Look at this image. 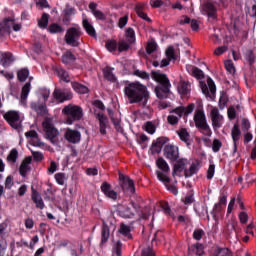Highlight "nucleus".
<instances>
[{"instance_id": "1", "label": "nucleus", "mask_w": 256, "mask_h": 256, "mask_svg": "<svg viewBox=\"0 0 256 256\" xmlns=\"http://www.w3.org/2000/svg\"><path fill=\"white\" fill-rule=\"evenodd\" d=\"M124 95L129 103H142L147 105L149 101V90L140 82H131L124 87Z\"/></svg>"}, {"instance_id": "2", "label": "nucleus", "mask_w": 256, "mask_h": 256, "mask_svg": "<svg viewBox=\"0 0 256 256\" xmlns=\"http://www.w3.org/2000/svg\"><path fill=\"white\" fill-rule=\"evenodd\" d=\"M183 171L185 177H193V175H196V173L199 172V163H192L191 165H189L187 163V160L181 159L174 165L172 175L173 177H175V175L181 177V173H183Z\"/></svg>"}, {"instance_id": "3", "label": "nucleus", "mask_w": 256, "mask_h": 256, "mask_svg": "<svg viewBox=\"0 0 256 256\" xmlns=\"http://www.w3.org/2000/svg\"><path fill=\"white\" fill-rule=\"evenodd\" d=\"M62 113L68 117L66 120V125H73L74 121H79L83 117V109L73 104L65 106Z\"/></svg>"}, {"instance_id": "4", "label": "nucleus", "mask_w": 256, "mask_h": 256, "mask_svg": "<svg viewBox=\"0 0 256 256\" xmlns=\"http://www.w3.org/2000/svg\"><path fill=\"white\" fill-rule=\"evenodd\" d=\"M194 123L197 129L203 131L205 135H211V127L207 123V117L205 116V112L201 109H198L194 113Z\"/></svg>"}, {"instance_id": "5", "label": "nucleus", "mask_w": 256, "mask_h": 256, "mask_svg": "<svg viewBox=\"0 0 256 256\" xmlns=\"http://www.w3.org/2000/svg\"><path fill=\"white\" fill-rule=\"evenodd\" d=\"M43 132L46 139L51 141V143H57V137H59V130L53 126V118H46L43 123Z\"/></svg>"}, {"instance_id": "6", "label": "nucleus", "mask_w": 256, "mask_h": 256, "mask_svg": "<svg viewBox=\"0 0 256 256\" xmlns=\"http://www.w3.org/2000/svg\"><path fill=\"white\" fill-rule=\"evenodd\" d=\"M81 39V27H71L66 31L65 42L71 47H79V41Z\"/></svg>"}, {"instance_id": "7", "label": "nucleus", "mask_w": 256, "mask_h": 256, "mask_svg": "<svg viewBox=\"0 0 256 256\" xmlns=\"http://www.w3.org/2000/svg\"><path fill=\"white\" fill-rule=\"evenodd\" d=\"M156 165H157L158 169L163 171V172L156 171L158 180L161 181L162 183H164L165 185H167V183H170V181H171V179L167 175V173H169V171H170L169 164L167 163V161H165V159L158 158L156 161Z\"/></svg>"}, {"instance_id": "8", "label": "nucleus", "mask_w": 256, "mask_h": 256, "mask_svg": "<svg viewBox=\"0 0 256 256\" xmlns=\"http://www.w3.org/2000/svg\"><path fill=\"white\" fill-rule=\"evenodd\" d=\"M10 31H21V24L15 19L4 20L0 23V37L9 35Z\"/></svg>"}, {"instance_id": "9", "label": "nucleus", "mask_w": 256, "mask_h": 256, "mask_svg": "<svg viewBox=\"0 0 256 256\" xmlns=\"http://www.w3.org/2000/svg\"><path fill=\"white\" fill-rule=\"evenodd\" d=\"M4 119L13 127V129H19L21 127V123H23L21 114L15 110L6 112L4 114Z\"/></svg>"}, {"instance_id": "10", "label": "nucleus", "mask_w": 256, "mask_h": 256, "mask_svg": "<svg viewBox=\"0 0 256 256\" xmlns=\"http://www.w3.org/2000/svg\"><path fill=\"white\" fill-rule=\"evenodd\" d=\"M210 119L212 121V127L215 131H217V129H221V127H223V123H225L223 115H221V112H219V108L216 107L211 108Z\"/></svg>"}, {"instance_id": "11", "label": "nucleus", "mask_w": 256, "mask_h": 256, "mask_svg": "<svg viewBox=\"0 0 256 256\" xmlns=\"http://www.w3.org/2000/svg\"><path fill=\"white\" fill-rule=\"evenodd\" d=\"M118 213L120 217H123L124 219H133V217H135L137 214V206H135L133 203L119 206Z\"/></svg>"}, {"instance_id": "12", "label": "nucleus", "mask_w": 256, "mask_h": 256, "mask_svg": "<svg viewBox=\"0 0 256 256\" xmlns=\"http://www.w3.org/2000/svg\"><path fill=\"white\" fill-rule=\"evenodd\" d=\"M164 157L171 161L172 163L174 161H177L179 159V147L168 144L164 147Z\"/></svg>"}, {"instance_id": "13", "label": "nucleus", "mask_w": 256, "mask_h": 256, "mask_svg": "<svg viewBox=\"0 0 256 256\" xmlns=\"http://www.w3.org/2000/svg\"><path fill=\"white\" fill-rule=\"evenodd\" d=\"M120 181H122V189L123 191H127L128 193H135V183L129 176H125L123 174L119 175Z\"/></svg>"}, {"instance_id": "14", "label": "nucleus", "mask_w": 256, "mask_h": 256, "mask_svg": "<svg viewBox=\"0 0 256 256\" xmlns=\"http://www.w3.org/2000/svg\"><path fill=\"white\" fill-rule=\"evenodd\" d=\"M53 97L56 99V101H58V103H64V101L73 99V94L70 91L55 89L53 92Z\"/></svg>"}, {"instance_id": "15", "label": "nucleus", "mask_w": 256, "mask_h": 256, "mask_svg": "<svg viewBox=\"0 0 256 256\" xmlns=\"http://www.w3.org/2000/svg\"><path fill=\"white\" fill-rule=\"evenodd\" d=\"M64 137L68 143H79V141H81V132L68 128L66 129Z\"/></svg>"}, {"instance_id": "16", "label": "nucleus", "mask_w": 256, "mask_h": 256, "mask_svg": "<svg viewBox=\"0 0 256 256\" xmlns=\"http://www.w3.org/2000/svg\"><path fill=\"white\" fill-rule=\"evenodd\" d=\"M166 57L161 60L160 62V67H167L169 65V63H171V61H177V56L175 55V49L173 47H168V49H166Z\"/></svg>"}, {"instance_id": "17", "label": "nucleus", "mask_w": 256, "mask_h": 256, "mask_svg": "<svg viewBox=\"0 0 256 256\" xmlns=\"http://www.w3.org/2000/svg\"><path fill=\"white\" fill-rule=\"evenodd\" d=\"M101 191L108 199H112V201H116L118 194L115 190L111 189V184L104 182L101 185Z\"/></svg>"}, {"instance_id": "18", "label": "nucleus", "mask_w": 256, "mask_h": 256, "mask_svg": "<svg viewBox=\"0 0 256 256\" xmlns=\"http://www.w3.org/2000/svg\"><path fill=\"white\" fill-rule=\"evenodd\" d=\"M25 136L30 139V145H33V147H45V143L39 140V136L35 131L26 132Z\"/></svg>"}, {"instance_id": "19", "label": "nucleus", "mask_w": 256, "mask_h": 256, "mask_svg": "<svg viewBox=\"0 0 256 256\" xmlns=\"http://www.w3.org/2000/svg\"><path fill=\"white\" fill-rule=\"evenodd\" d=\"M202 13L204 15H207L209 19H215L217 17V8L215 7V5H213V3H206L202 7Z\"/></svg>"}, {"instance_id": "20", "label": "nucleus", "mask_w": 256, "mask_h": 256, "mask_svg": "<svg viewBox=\"0 0 256 256\" xmlns=\"http://www.w3.org/2000/svg\"><path fill=\"white\" fill-rule=\"evenodd\" d=\"M152 79L156 81V83H160V86L171 85V83L169 82V78H167V75L161 72H152Z\"/></svg>"}, {"instance_id": "21", "label": "nucleus", "mask_w": 256, "mask_h": 256, "mask_svg": "<svg viewBox=\"0 0 256 256\" xmlns=\"http://www.w3.org/2000/svg\"><path fill=\"white\" fill-rule=\"evenodd\" d=\"M207 85H208V87H207ZM200 87H201L202 93L204 95H209V93H211V95H213L216 91L215 82H213V80H211V78H209L207 80V84L200 83Z\"/></svg>"}, {"instance_id": "22", "label": "nucleus", "mask_w": 256, "mask_h": 256, "mask_svg": "<svg viewBox=\"0 0 256 256\" xmlns=\"http://www.w3.org/2000/svg\"><path fill=\"white\" fill-rule=\"evenodd\" d=\"M170 87H171V85H164V86L158 85V86H156V88L154 90L155 94H156V97L158 99L167 98V95H169Z\"/></svg>"}, {"instance_id": "23", "label": "nucleus", "mask_w": 256, "mask_h": 256, "mask_svg": "<svg viewBox=\"0 0 256 256\" xmlns=\"http://www.w3.org/2000/svg\"><path fill=\"white\" fill-rule=\"evenodd\" d=\"M186 71H188V73L192 75V77H195V79H203V77H205V74L201 69L192 65H187Z\"/></svg>"}, {"instance_id": "24", "label": "nucleus", "mask_w": 256, "mask_h": 256, "mask_svg": "<svg viewBox=\"0 0 256 256\" xmlns=\"http://www.w3.org/2000/svg\"><path fill=\"white\" fill-rule=\"evenodd\" d=\"M177 135L180 138V141H183L186 145H191V134H189L187 128L177 130Z\"/></svg>"}, {"instance_id": "25", "label": "nucleus", "mask_w": 256, "mask_h": 256, "mask_svg": "<svg viewBox=\"0 0 256 256\" xmlns=\"http://www.w3.org/2000/svg\"><path fill=\"white\" fill-rule=\"evenodd\" d=\"M75 15V8H72V7H66L64 9V16H63V23L65 25H69V23H71L73 17Z\"/></svg>"}, {"instance_id": "26", "label": "nucleus", "mask_w": 256, "mask_h": 256, "mask_svg": "<svg viewBox=\"0 0 256 256\" xmlns=\"http://www.w3.org/2000/svg\"><path fill=\"white\" fill-rule=\"evenodd\" d=\"M31 161H32L31 157H26L22 161V163L20 165V169H19L20 175H22V177H25V175H27V173H29V171L31 169V167H29L31 165Z\"/></svg>"}, {"instance_id": "27", "label": "nucleus", "mask_w": 256, "mask_h": 256, "mask_svg": "<svg viewBox=\"0 0 256 256\" xmlns=\"http://www.w3.org/2000/svg\"><path fill=\"white\" fill-rule=\"evenodd\" d=\"M195 110V104H190L187 107H178L174 109V113H178L179 117H183V115H190L192 111Z\"/></svg>"}, {"instance_id": "28", "label": "nucleus", "mask_w": 256, "mask_h": 256, "mask_svg": "<svg viewBox=\"0 0 256 256\" xmlns=\"http://www.w3.org/2000/svg\"><path fill=\"white\" fill-rule=\"evenodd\" d=\"M177 89L180 95H189V93H191V84L189 82L180 81Z\"/></svg>"}, {"instance_id": "29", "label": "nucleus", "mask_w": 256, "mask_h": 256, "mask_svg": "<svg viewBox=\"0 0 256 256\" xmlns=\"http://www.w3.org/2000/svg\"><path fill=\"white\" fill-rule=\"evenodd\" d=\"M98 120L100 125V133L101 135H105L107 133V125L109 124V121L107 120V117L105 115L99 113L98 114Z\"/></svg>"}, {"instance_id": "30", "label": "nucleus", "mask_w": 256, "mask_h": 256, "mask_svg": "<svg viewBox=\"0 0 256 256\" xmlns=\"http://www.w3.org/2000/svg\"><path fill=\"white\" fill-rule=\"evenodd\" d=\"M13 61V54L9 52L3 53L0 57V63L3 67H9Z\"/></svg>"}, {"instance_id": "31", "label": "nucleus", "mask_w": 256, "mask_h": 256, "mask_svg": "<svg viewBox=\"0 0 256 256\" xmlns=\"http://www.w3.org/2000/svg\"><path fill=\"white\" fill-rule=\"evenodd\" d=\"M31 91V83H26L21 92V103L22 105H26L27 103V97H29V93Z\"/></svg>"}, {"instance_id": "32", "label": "nucleus", "mask_w": 256, "mask_h": 256, "mask_svg": "<svg viewBox=\"0 0 256 256\" xmlns=\"http://www.w3.org/2000/svg\"><path fill=\"white\" fill-rule=\"evenodd\" d=\"M83 27L85 31L90 35V37H95V28L93 27V24L87 20V18L83 17Z\"/></svg>"}, {"instance_id": "33", "label": "nucleus", "mask_w": 256, "mask_h": 256, "mask_svg": "<svg viewBox=\"0 0 256 256\" xmlns=\"http://www.w3.org/2000/svg\"><path fill=\"white\" fill-rule=\"evenodd\" d=\"M75 55H73V53H71V51H66L63 55H62V63H65V65H71V63L75 62Z\"/></svg>"}, {"instance_id": "34", "label": "nucleus", "mask_w": 256, "mask_h": 256, "mask_svg": "<svg viewBox=\"0 0 256 256\" xmlns=\"http://www.w3.org/2000/svg\"><path fill=\"white\" fill-rule=\"evenodd\" d=\"M32 200L34 201V203H36V207H38V209L45 208V203H43V198H41V195H39V193L33 192Z\"/></svg>"}, {"instance_id": "35", "label": "nucleus", "mask_w": 256, "mask_h": 256, "mask_svg": "<svg viewBox=\"0 0 256 256\" xmlns=\"http://www.w3.org/2000/svg\"><path fill=\"white\" fill-rule=\"evenodd\" d=\"M124 39L133 45L136 41L135 30H133V28H127Z\"/></svg>"}, {"instance_id": "36", "label": "nucleus", "mask_w": 256, "mask_h": 256, "mask_svg": "<svg viewBox=\"0 0 256 256\" xmlns=\"http://www.w3.org/2000/svg\"><path fill=\"white\" fill-rule=\"evenodd\" d=\"M233 143H237L239 139H241V130L239 129V125L235 124L231 131Z\"/></svg>"}, {"instance_id": "37", "label": "nucleus", "mask_w": 256, "mask_h": 256, "mask_svg": "<svg viewBox=\"0 0 256 256\" xmlns=\"http://www.w3.org/2000/svg\"><path fill=\"white\" fill-rule=\"evenodd\" d=\"M133 44L132 43H129L128 40H125L124 39H121L119 42H118V51L120 53H123V51H128L129 47H131Z\"/></svg>"}, {"instance_id": "38", "label": "nucleus", "mask_w": 256, "mask_h": 256, "mask_svg": "<svg viewBox=\"0 0 256 256\" xmlns=\"http://www.w3.org/2000/svg\"><path fill=\"white\" fill-rule=\"evenodd\" d=\"M118 233H120L124 237H127L128 239H131V227H129L128 225L121 224Z\"/></svg>"}, {"instance_id": "39", "label": "nucleus", "mask_w": 256, "mask_h": 256, "mask_svg": "<svg viewBox=\"0 0 256 256\" xmlns=\"http://www.w3.org/2000/svg\"><path fill=\"white\" fill-rule=\"evenodd\" d=\"M72 87L74 91H76V93H82V94L89 93V88H87V86H83L82 84H79L77 82H73Z\"/></svg>"}, {"instance_id": "40", "label": "nucleus", "mask_w": 256, "mask_h": 256, "mask_svg": "<svg viewBox=\"0 0 256 256\" xmlns=\"http://www.w3.org/2000/svg\"><path fill=\"white\" fill-rule=\"evenodd\" d=\"M182 116H179V113H175V110L171 112V115L168 116L167 121L170 123V125H177L179 123V119H181Z\"/></svg>"}, {"instance_id": "41", "label": "nucleus", "mask_w": 256, "mask_h": 256, "mask_svg": "<svg viewBox=\"0 0 256 256\" xmlns=\"http://www.w3.org/2000/svg\"><path fill=\"white\" fill-rule=\"evenodd\" d=\"M143 7H145V5L136 6V13H137L138 17H140V19H143L144 21H151L149 16H147V14H145V12H143Z\"/></svg>"}, {"instance_id": "42", "label": "nucleus", "mask_w": 256, "mask_h": 256, "mask_svg": "<svg viewBox=\"0 0 256 256\" xmlns=\"http://www.w3.org/2000/svg\"><path fill=\"white\" fill-rule=\"evenodd\" d=\"M189 252L191 253H195V255H199V256H201V255H203V253H204V250H203V244H196V245H194V246H191L190 248H189Z\"/></svg>"}, {"instance_id": "43", "label": "nucleus", "mask_w": 256, "mask_h": 256, "mask_svg": "<svg viewBox=\"0 0 256 256\" xmlns=\"http://www.w3.org/2000/svg\"><path fill=\"white\" fill-rule=\"evenodd\" d=\"M17 157H19V152H17V149H12L9 155L7 156L8 163H16Z\"/></svg>"}, {"instance_id": "44", "label": "nucleus", "mask_w": 256, "mask_h": 256, "mask_svg": "<svg viewBox=\"0 0 256 256\" xmlns=\"http://www.w3.org/2000/svg\"><path fill=\"white\" fill-rule=\"evenodd\" d=\"M58 77L61 79V81H65V83H69V81H71V78H69V73L64 69H58Z\"/></svg>"}, {"instance_id": "45", "label": "nucleus", "mask_w": 256, "mask_h": 256, "mask_svg": "<svg viewBox=\"0 0 256 256\" xmlns=\"http://www.w3.org/2000/svg\"><path fill=\"white\" fill-rule=\"evenodd\" d=\"M215 256H232L231 251L227 248H216Z\"/></svg>"}, {"instance_id": "46", "label": "nucleus", "mask_w": 256, "mask_h": 256, "mask_svg": "<svg viewBox=\"0 0 256 256\" xmlns=\"http://www.w3.org/2000/svg\"><path fill=\"white\" fill-rule=\"evenodd\" d=\"M48 31L49 33H63L64 29L61 25L54 23L49 26Z\"/></svg>"}, {"instance_id": "47", "label": "nucleus", "mask_w": 256, "mask_h": 256, "mask_svg": "<svg viewBox=\"0 0 256 256\" xmlns=\"http://www.w3.org/2000/svg\"><path fill=\"white\" fill-rule=\"evenodd\" d=\"M48 24H49V14H43L41 19L38 22V25L42 29H45V28H47Z\"/></svg>"}, {"instance_id": "48", "label": "nucleus", "mask_w": 256, "mask_h": 256, "mask_svg": "<svg viewBox=\"0 0 256 256\" xmlns=\"http://www.w3.org/2000/svg\"><path fill=\"white\" fill-rule=\"evenodd\" d=\"M105 47L110 53L117 50V41L115 40H108L105 44Z\"/></svg>"}, {"instance_id": "49", "label": "nucleus", "mask_w": 256, "mask_h": 256, "mask_svg": "<svg viewBox=\"0 0 256 256\" xmlns=\"http://www.w3.org/2000/svg\"><path fill=\"white\" fill-rule=\"evenodd\" d=\"M221 147H223V143L219 139H214L212 143V151L214 153H219L221 151Z\"/></svg>"}, {"instance_id": "50", "label": "nucleus", "mask_w": 256, "mask_h": 256, "mask_svg": "<svg viewBox=\"0 0 256 256\" xmlns=\"http://www.w3.org/2000/svg\"><path fill=\"white\" fill-rule=\"evenodd\" d=\"M27 77H29V70L26 68L21 69L18 71V79L19 81H26Z\"/></svg>"}, {"instance_id": "51", "label": "nucleus", "mask_w": 256, "mask_h": 256, "mask_svg": "<svg viewBox=\"0 0 256 256\" xmlns=\"http://www.w3.org/2000/svg\"><path fill=\"white\" fill-rule=\"evenodd\" d=\"M104 76L108 79V81H112V82L117 81L115 74H113V72H111L109 68H106L104 70Z\"/></svg>"}, {"instance_id": "52", "label": "nucleus", "mask_w": 256, "mask_h": 256, "mask_svg": "<svg viewBox=\"0 0 256 256\" xmlns=\"http://www.w3.org/2000/svg\"><path fill=\"white\" fill-rule=\"evenodd\" d=\"M121 247V242H116V244L113 246L112 256H121Z\"/></svg>"}, {"instance_id": "53", "label": "nucleus", "mask_w": 256, "mask_h": 256, "mask_svg": "<svg viewBox=\"0 0 256 256\" xmlns=\"http://www.w3.org/2000/svg\"><path fill=\"white\" fill-rule=\"evenodd\" d=\"M225 67H226V71H228V73H230L231 75L235 73V66L233 65V62L231 60H227L225 62Z\"/></svg>"}, {"instance_id": "54", "label": "nucleus", "mask_w": 256, "mask_h": 256, "mask_svg": "<svg viewBox=\"0 0 256 256\" xmlns=\"http://www.w3.org/2000/svg\"><path fill=\"white\" fill-rule=\"evenodd\" d=\"M133 74L140 79H149V74L143 70H136Z\"/></svg>"}, {"instance_id": "55", "label": "nucleus", "mask_w": 256, "mask_h": 256, "mask_svg": "<svg viewBox=\"0 0 256 256\" xmlns=\"http://www.w3.org/2000/svg\"><path fill=\"white\" fill-rule=\"evenodd\" d=\"M55 180L58 183V185H64L65 184V174H63V173L55 174Z\"/></svg>"}, {"instance_id": "56", "label": "nucleus", "mask_w": 256, "mask_h": 256, "mask_svg": "<svg viewBox=\"0 0 256 256\" xmlns=\"http://www.w3.org/2000/svg\"><path fill=\"white\" fill-rule=\"evenodd\" d=\"M238 217L240 223H242L243 225H245L249 221V215L246 214V212H240Z\"/></svg>"}, {"instance_id": "57", "label": "nucleus", "mask_w": 256, "mask_h": 256, "mask_svg": "<svg viewBox=\"0 0 256 256\" xmlns=\"http://www.w3.org/2000/svg\"><path fill=\"white\" fill-rule=\"evenodd\" d=\"M109 241V228L104 227L102 230V243Z\"/></svg>"}, {"instance_id": "58", "label": "nucleus", "mask_w": 256, "mask_h": 256, "mask_svg": "<svg viewBox=\"0 0 256 256\" xmlns=\"http://www.w3.org/2000/svg\"><path fill=\"white\" fill-rule=\"evenodd\" d=\"M156 50H157V43L149 42L147 47H146L147 53L151 54V53H153Z\"/></svg>"}, {"instance_id": "59", "label": "nucleus", "mask_w": 256, "mask_h": 256, "mask_svg": "<svg viewBox=\"0 0 256 256\" xmlns=\"http://www.w3.org/2000/svg\"><path fill=\"white\" fill-rule=\"evenodd\" d=\"M145 131L150 133V135H153V133H155V125H153L151 122H147L145 125Z\"/></svg>"}, {"instance_id": "60", "label": "nucleus", "mask_w": 256, "mask_h": 256, "mask_svg": "<svg viewBox=\"0 0 256 256\" xmlns=\"http://www.w3.org/2000/svg\"><path fill=\"white\" fill-rule=\"evenodd\" d=\"M204 232L201 229L195 230L193 233V237L194 239H196V241H201V239L203 238Z\"/></svg>"}, {"instance_id": "61", "label": "nucleus", "mask_w": 256, "mask_h": 256, "mask_svg": "<svg viewBox=\"0 0 256 256\" xmlns=\"http://www.w3.org/2000/svg\"><path fill=\"white\" fill-rule=\"evenodd\" d=\"M227 51V46H221L214 50V55L219 57L220 55H223Z\"/></svg>"}, {"instance_id": "62", "label": "nucleus", "mask_w": 256, "mask_h": 256, "mask_svg": "<svg viewBox=\"0 0 256 256\" xmlns=\"http://www.w3.org/2000/svg\"><path fill=\"white\" fill-rule=\"evenodd\" d=\"M32 156L34 158V161H43L44 159L43 153L41 152L33 151Z\"/></svg>"}, {"instance_id": "63", "label": "nucleus", "mask_w": 256, "mask_h": 256, "mask_svg": "<svg viewBox=\"0 0 256 256\" xmlns=\"http://www.w3.org/2000/svg\"><path fill=\"white\" fill-rule=\"evenodd\" d=\"M214 175H215V166L211 164L207 171V179H213Z\"/></svg>"}, {"instance_id": "64", "label": "nucleus", "mask_w": 256, "mask_h": 256, "mask_svg": "<svg viewBox=\"0 0 256 256\" xmlns=\"http://www.w3.org/2000/svg\"><path fill=\"white\" fill-rule=\"evenodd\" d=\"M142 256H155V252H153V250L148 247L142 250Z\"/></svg>"}]
</instances>
